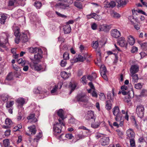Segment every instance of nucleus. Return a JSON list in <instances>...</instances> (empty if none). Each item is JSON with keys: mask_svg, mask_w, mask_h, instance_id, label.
Wrapping results in <instances>:
<instances>
[{"mask_svg": "<svg viewBox=\"0 0 147 147\" xmlns=\"http://www.w3.org/2000/svg\"><path fill=\"white\" fill-rule=\"evenodd\" d=\"M131 76L132 77V82L134 83L137 82L138 80V75L136 74H131Z\"/></svg>", "mask_w": 147, "mask_h": 147, "instance_id": "7c9ffc66", "label": "nucleus"}, {"mask_svg": "<svg viewBox=\"0 0 147 147\" xmlns=\"http://www.w3.org/2000/svg\"><path fill=\"white\" fill-rule=\"evenodd\" d=\"M29 131L32 134H35L36 133V130L34 126H32L28 127Z\"/></svg>", "mask_w": 147, "mask_h": 147, "instance_id": "a878e982", "label": "nucleus"}, {"mask_svg": "<svg viewBox=\"0 0 147 147\" xmlns=\"http://www.w3.org/2000/svg\"><path fill=\"white\" fill-rule=\"evenodd\" d=\"M87 57V55H85L84 57L80 55H79L78 57L71 59L70 61L71 63H76L78 61L82 62L86 59Z\"/></svg>", "mask_w": 147, "mask_h": 147, "instance_id": "9d476101", "label": "nucleus"}, {"mask_svg": "<svg viewBox=\"0 0 147 147\" xmlns=\"http://www.w3.org/2000/svg\"><path fill=\"white\" fill-rule=\"evenodd\" d=\"M42 136V132L41 131L39 132L38 134L36 136V137L34 139V143L32 144H31V146H32V147H37V143Z\"/></svg>", "mask_w": 147, "mask_h": 147, "instance_id": "1a4fd4ad", "label": "nucleus"}, {"mask_svg": "<svg viewBox=\"0 0 147 147\" xmlns=\"http://www.w3.org/2000/svg\"><path fill=\"white\" fill-rule=\"evenodd\" d=\"M13 30L15 35L16 37V38L19 37L20 36L19 34H20V33L19 28L13 25Z\"/></svg>", "mask_w": 147, "mask_h": 147, "instance_id": "4be33fe9", "label": "nucleus"}, {"mask_svg": "<svg viewBox=\"0 0 147 147\" xmlns=\"http://www.w3.org/2000/svg\"><path fill=\"white\" fill-rule=\"evenodd\" d=\"M77 83L75 82L70 83L69 86L71 88L72 91H74L77 87Z\"/></svg>", "mask_w": 147, "mask_h": 147, "instance_id": "c756f323", "label": "nucleus"}, {"mask_svg": "<svg viewBox=\"0 0 147 147\" xmlns=\"http://www.w3.org/2000/svg\"><path fill=\"white\" fill-rule=\"evenodd\" d=\"M121 112L123 114H125V116L124 117L125 119L127 121L128 120L129 115L127 112H125V111L124 110L121 111Z\"/></svg>", "mask_w": 147, "mask_h": 147, "instance_id": "3c124183", "label": "nucleus"}, {"mask_svg": "<svg viewBox=\"0 0 147 147\" xmlns=\"http://www.w3.org/2000/svg\"><path fill=\"white\" fill-rule=\"evenodd\" d=\"M100 73H106L107 72V69L105 67L104 65H102L100 68Z\"/></svg>", "mask_w": 147, "mask_h": 147, "instance_id": "c03bdc74", "label": "nucleus"}, {"mask_svg": "<svg viewBox=\"0 0 147 147\" xmlns=\"http://www.w3.org/2000/svg\"><path fill=\"white\" fill-rule=\"evenodd\" d=\"M25 0H16V4L17 5H21L24 6L25 4Z\"/></svg>", "mask_w": 147, "mask_h": 147, "instance_id": "cd10ccee", "label": "nucleus"}, {"mask_svg": "<svg viewBox=\"0 0 147 147\" xmlns=\"http://www.w3.org/2000/svg\"><path fill=\"white\" fill-rule=\"evenodd\" d=\"M7 38H6L5 40V43L1 42H0V47L3 48H5L6 47V45L7 44V42H8V36H7Z\"/></svg>", "mask_w": 147, "mask_h": 147, "instance_id": "58836bf2", "label": "nucleus"}, {"mask_svg": "<svg viewBox=\"0 0 147 147\" xmlns=\"http://www.w3.org/2000/svg\"><path fill=\"white\" fill-rule=\"evenodd\" d=\"M3 143L5 147H7L9 144V140L8 139H5L3 141Z\"/></svg>", "mask_w": 147, "mask_h": 147, "instance_id": "09e8293b", "label": "nucleus"}, {"mask_svg": "<svg viewBox=\"0 0 147 147\" xmlns=\"http://www.w3.org/2000/svg\"><path fill=\"white\" fill-rule=\"evenodd\" d=\"M9 97L8 95L5 94H3L1 96V99L4 102L7 101Z\"/></svg>", "mask_w": 147, "mask_h": 147, "instance_id": "f704fd0d", "label": "nucleus"}, {"mask_svg": "<svg viewBox=\"0 0 147 147\" xmlns=\"http://www.w3.org/2000/svg\"><path fill=\"white\" fill-rule=\"evenodd\" d=\"M68 46L66 45H64L62 48H60V51L61 52H63V50L67 51L68 50Z\"/></svg>", "mask_w": 147, "mask_h": 147, "instance_id": "4d7b16f0", "label": "nucleus"}, {"mask_svg": "<svg viewBox=\"0 0 147 147\" xmlns=\"http://www.w3.org/2000/svg\"><path fill=\"white\" fill-rule=\"evenodd\" d=\"M34 117V114H31L27 117V119L29 120H30L31 122H35L37 121V120L36 118Z\"/></svg>", "mask_w": 147, "mask_h": 147, "instance_id": "5701e85b", "label": "nucleus"}, {"mask_svg": "<svg viewBox=\"0 0 147 147\" xmlns=\"http://www.w3.org/2000/svg\"><path fill=\"white\" fill-rule=\"evenodd\" d=\"M104 7L105 8H110L111 7V4L110 2H108L107 1L104 2Z\"/></svg>", "mask_w": 147, "mask_h": 147, "instance_id": "8fccbe9b", "label": "nucleus"}, {"mask_svg": "<svg viewBox=\"0 0 147 147\" xmlns=\"http://www.w3.org/2000/svg\"><path fill=\"white\" fill-rule=\"evenodd\" d=\"M13 76L10 73H9L7 75V77L6 79L8 80H11L13 79Z\"/></svg>", "mask_w": 147, "mask_h": 147, "instance_id": "680f3d73", "label": "nucleus"}, {"mask_svg": "<svg viewBox=\"0 0 147 147\" xmlns=\"http://www.w3.org/2000/svg\"><path fill=\"white\" fill-rule=\"evenodd\" d=\"M17 102L18 103L19 105H20L21 107H22L25 103L24 99L22 98H18L17 100Z\"/></svg>", "mask_w": 147, "mask_h": 147, "instance_id": "bb28decb", "label": "nucleus"}, {"mask_svg": "<svg viewBox=\"0 0 147 147\" xmlns=\"http://www.w3.org/2000/svg\"><path fill=\"white\" fill-rule=\"evenodd\" d=\"M42 53L38 52L37 54L34 55V60L33 62L37 63L40 62V59L42 58Z\"/></svg>", "mask_w": 147, "mask_h": 147, "instance_id": "f3484780", "label": "nucleus"}, {"mask_svg": "<svg viewBox=\"0 0 147 147\" xmlns=\"http://www.w3.org/2000/svg\"><path fill=\"white\" fill-rule=\"evenodd\" d=\"M95 89L93 90L92 92H91L92 95L93 97L97 98L98 96L96 92L95 91Z\"/></svg>", "mask_w": 147, "mask_h": 147, "instance_id": "e2e57ef3", "label": "nucleus"}, {"mask_svg": "<svg viewBox=\"0 0 147 147\" xmlns=\"http://www.w3.org/2000/svg\"><path fill=\"white\" fill-rule=\"evenodd\" d=\"M112 16L114 18L117 19L121 17V15L116 12H113L111 14Z\"/></svg>", "mask_w": 147, "mask_h": 147, "instance_id": "c9c22d12", "label": "nucleus"}, {"mask_svg": "<svg viewBox=\"0 0 147 147\" xmlns=\"http://www.w3.org/2000/svg\"><path fill=\"white\" fill-rule=\"evenodd\" d=\"M119 45L121 47H126V44L125 38L123 37L120 38L118 41Z\"/></svg>", "mask_w": 147, "mask_h": 147, "instance_id": "412c9836", "label": "nucleus"}, {"mask_svg": "<svg viewBox=\"0 0 147 147\" xmlns=\"http://www.w3.org/2000/svg\"><path fill=\"white\" fill-rule=\"evenodd\" d=\"M109 138L108 137H103L100 140V142L102 145H105L108 144L109 141Z\"/></svg>", "mask_w": 147, "mask_h": 147, "instance_id": "a211bd4d", "label": "nucleus"}, {"mask_svg": "<svg viewBox=\"0 0 147 147\" xmlns=\"http://www.w3.org/2000/svg\"><path fill=\"white\" fill-rule=\"evenodd\" d=\"M38 63L35 62H32L30 63V66L32 69L37 71H43L46 70L45 65L38 64Z\"/></svg>", "mask_w": 147, "mask_h": 147, "instance_id": "20e7f679", "label": "nucleus"}, {"mask_svg": "<svg viewBox=\"0 0 147 147\" xmlns=\"http://www.w3.org/2000/svg\"><path fill=\"white\" fill-rule=\"evenodd\" d=\"M76 138L78 140H79L84 138L85 136L82 134H78L76 135Z\"/></svg>", "mask_w": 147, "mask_h": 147, "instance_id": "603ef678", "label": "nucleus"}, {"mask_svg": "<svg viewBox=\"0 0 147 147\" xmlns=\"http://www.w3.org/2000/svg\"><path fill=\"white\" fill-rule=\"evenodd\" d=\"M106 73H100V74L102 77L105 80H107V77L106 74Z\"/></svg>", "mask_w": 147, "mask_h": 147, "instance_id": "338daca9", "label": "nucleus"}, {"mask_svg": "<svg viewBox=\"0 0 147 147\" xmlns=\"http://www.w3.org/2000/svg\"><path fill=\"white\" fill-rule=\"evenodd\" d=\"M127 138L131 139L134 138L135 133L133 130L131 129H128L126 132Z\"/></svg>", "mask_w": 147, "mask_h": 147, "instance_id": "f8f14e48", "label": "nucleus"}, {"mask_svg": "<svg viewBox=\"0 0 147 147\" xmlns=\"http://www.w3.org/2000/svg\"><path fill=\"white\" fill-rule=\"evenodd\" d=\"M92 16H93V18H94L96 20H100L101 19L100 16L95 13H93Z\"/></svg>", "mask_w": 147, "mask_h": 147, "instance_id": "a18cd8bd", "label": "nucleus"}, {"mask_svg": "<svg viewBox=\"0 0 147 147\" xmlns=\"http://www.w3.org/2000/svg\"><path fill=\"white\" fill-rule=\"evenodd\" d=\"M66 60H65V59L62 60L60 63V65L62 67H64L65 66L67 63Z\"/></svg>", "mask_w": 147, "mask_h": 147, "instance_id": "0e129e2a", "label": "nucleus"}, {"mask_svg": "<svg viewBox=\"0 0 147 147\" xmlns=\"http://www.w3.org/2000/svg\"><path fill=\"white\" fill-rule=\"evenodd\" d=\"M100 98L101 100H104L105 99V96L103 93H101L100 94Z\"/></svg>", "mask_w": 147, "mask_h": 147, "instance_id": "774afa93", "label": "nucleus"}, {"mask_svg": "<svg viewBox=\"0 0 147 147\" xmlns=\"http://www.w3.org/2000/svg\"><path fill=\"white\" fill-rule=\"evenodd\" d=\"M61 77L64 79H66L68 78L70 76L69 74H67L65 71H63L61 73Z\"/></svg>", "mask_w": 147, "mask_h": 147, "instance_id": "c85d7f7f", "label": "nucleus"}, {"mask_svg": "<svg viewBox=\"0 0 147 147\" xmlns=\"http://www.w3.org/2000/svg\"><path fill=\"white\" fill-rule=\"evenodd\" d=\"M65 137L66 138L69 139H71L73 137L72 134H66Z\"/></svg>", "mask_w": 147, "mask_h": 147, "instance_id": "69168bd1", "label": "nucleus"}, {"mask_svg": "<svg viewBox=\"0 0 147 147\" xmlns=\"http://www.w3.org/2000/svg\"><path fill=\"white\" fill-rule=\"evenodd\" d=\"M58 86L56 84L54 85L53 87V89L51 90V93H53L55 92L58 88Z\"/></svg>", "mask_w": 147, "mask_h": 147, "instance_id": "864d4df0", "label": "nucleus"}, {"mask_svg": "<svg viewBox=\"0 0 147 147\" xmlns=\"http://www.w3.org/2000/svg\"><path fill=\"white\" fill-rule=\"evenodd\" d=\"M144 106L142 105H139L136 106V113L139 117L141 118L144 116Z\"/></svg>", "mask_w": 147, "mask_h": 147, "instance_id": "0eeeda50", "label": "nucleus"}, {"mask_svg": "<svg viewBox=\"0 0 147 147\" xmlns=\"http://www.w3.org/2000/svg\"><path fill=\"white\" fill-rule=\"evenodd\" d=\"M98 46V44L97 41H93L92 42V47L96 49V51L97 52V55L100 57L101 53H100L99 49H97Z\"/></svg>", "mask_w": 147, "mask_h": 147, "instance_id": "dca6fc26", "label": "nucleus"}, {"mask_svg": "<svg viewBox=\"0 0 147 147\" xmlns=\"http://www.w3.org/2000/svg\"><path fill=\"white\" fill-rule=\"evenodd\" d=\"M71 30V27L69 24H66L63 27V30L65 34L69 33Z\"/></svg>", "mask_w": 147, "mask_h": 147, "instance_id": "6ab92c4d", "label": "nucleus"}, {"mask_svg": "<svg viewBox=\"0 0 147 147\" xmlns=\"http://www.w3.org/2000/svg\"><path fill=\"white\" fill-rule=\"evenodd\" d=\"M100 123H94L92 124L91 126L92 128H98L100 126Z\"/></svg>", "mask_w": 147, "mask_h": 147, "instance_id": "a19ab883", "label": "nucleus"}, {"mask_svg": "<svg viewBox=\"0 0 147 147\" xmlns=\"http://www.w3.org/2000/svg\"><path fill=\"white\" fill-rule=\"evenodd\" d=\"M28 51L29 53H36L38 52L40 53H42V51L41 49L38 47H30L28 49Z\"/></svg>", "mask_w": 147, "mask_h": 147, "instance_id": "ddd939ff", "label": "nucleus"}, {"mask_svg": "<svg viewBox=\"0 0 147 147\" xmlns=\"http://www.w3.org/2000/svg\"><path fill=\"white\" fill-rule=\"evenodd\" d=\"M74 5L76 7L80 9L82 8V6L80 3L78 2H75Z\"/></svg>", "mask_w": 147, "mask_h": 147, "instance_id": "6e6d98bb", "label": "nucleus"}, {"mask_svg": "<svg viewBox=\"0 0 147 147\" xmlns=\"http://www.w3.org/2000/svg\"><path fill=\"white\" fill-rule=\"evenodd\" d=\"M24 11L20 9H18L15 12V14L18 16V17H20L23 15Z\"/></svg>", "mask_w": 147, "mask_h": 147, "instance_id": "2f4dec72", "label": "nucleus"}, {"mask_svg": "<svg viewBox=\"0 0 147 147\" xmlns=\"http://www.w3.org/2000/svg\"><path fill=\"white\" fill-rule=\"evenodd\" d=\"M41 3L40 2L36 1L34 3V5L38 9L40 8L41 6Z\"/></svg>", "mask_w": 147, "mask_h": 147, "instance_id": "49530a36", "label": "nucleus"}, {"mask_svg": "<svg viewBox=\"0 0 147 147\" xmlns=\"http://www.w3.org/2000/svg\"><path fill=\"white\" fill-rule=\"evenodd\" d=\"M139 71V66L137 65H132L130 69L131 74L134 75Z\"/></svg>", "mask_w": 147, "mask_h": 147, "instance_id": "2eb2a0df", "label": "nucleus"}, {"mask_svg": "<svg viewBox=\"0 0 147 147\" xmlns=\"http://www.w3.org/2000/svg\"><path fill=\"white\" fill-rule=\"evenodd\" d=\"M130 145L131 147H136L134 138L129 139Z\"/></svg>", "mask_w": 147, "mask_h": 147, "instance_id": "4c0bfd02", "label": "nucleus"}, {"mask_svg": "<svg viewBox=\"0 0 147 147\" xmlns=\"http://www.w3.org/2000/svg\"><path fill=\"white\" fill-rule=\"evenodd\" d=\"M29 40V38L26 34L22 32L20 35L19 37L16 38L15 41L16 44H18L20 42H27Z\"/></svg>", "mask_w": 147, "mask_h": 147, "instance_id": "39448f33", "label": "nucleus"}, {"mask_svg": "<svg viewBox=\"0 0 147 147\" xmlns=\"http://www.w3.org/2000/svg\"><path fill=\"white\" fill-rule=\"evenodd\" d=\"M55 12L56 13L59 17H62L63 18H66L67 17V16H66L58 12L57 11H55Z\"/></svg>", "mask_w": 147, "mask_h": 147, "instance_id": "052dcab7", "label": "nucleus"}, {"mask_svg": "<svg viewBox=\"0 0 147 147\" xmlns=\"http://www.w3.org/2000/svg\"><path fill=\"white\" fill-rule=\"evenodd\" d=\"M22 58H20L18 60V63L21 64L22 66L25 65L26 63V61H24V62H22Z\"/></svg>", "mask_w": 147, "mask_h": 147, "instance_id": "bf43d9fd", "label": "nucleus"}, {"mask_svg": "<svg viewBox=\"0 0 147 147\" xmlns=\"http://www.w3.org/2000/svg\"><path fill=\"white\" fill-rule=\"evenodd\" d=\"M127 41L131 45H133L135 42V40L133 36L131 35H129L127 36Z\"/></svg>", "mask_w": 147, "mask_h": 147, "instance_id": "b1692460", "label": "nucleus"}, {"mask_svg": "<svg viewBox=\"0 0 147 147\" xmlns=\"http://www.w3.org/2000/svg\"><path fill=\"white\" fill-rule=\"evenodd\" d=\"M14 104V101H9L6 102V107L7 108L11 107Z\"/></svg>", "mask_w": 147, "mask_h": 147, "instance_id": "72a5a7b5", "label": "nucleus"}, {"mask_svg": "<svg viewBox=\"0 0 147 147\" xmlns=\"http://www.w3.org/2000/svg\"><path fill=\"white\" fill-rule=\"evenodd\" d=\"M114 90V88H113L112 90V93L109 92L107 93V98L109 100H107L106 102L105 108L108 110H110L112 108V101L113 100L114 96H115Z\"/></svg>", "mask_w": 147, "mask_h": 147, "instance_id": "7ed1b4c3", "label": "nucleus"}, {"mask_svg": "<svg viewBox=\"0 0 147 147\" xmlns=\"http://www.w3.org/2000/svg\"><path fill=\"white\" fill-rule=\"evenodd\" d=\"M147 92V90L145 89H142L140 95V96H144L147 95L146 93Z\"/></svg>", "mask_w": 147, "mask_h": 147, "instance_id": "e433bc0d", "label": "nucleus"}, {"mask_svg": "<svg viewBox=\"0 0 147 147\" xmlns=\"http://www.w3.org/2000/svg\"><path fill=\"white\" fill-rule=\"evenodd\" d=\"M6 125L7 126H9L12 124L11 121L9 118H7L5 120Z\"/></svg>", "mask_w": 147, "mask_h": 147, "instance_id": "5fc2aeb1", "label": "nucleus"}, {"mask_svg": "<svg viewBox=\"0 0 147 147\" xmlns=\"http://www.w3.org/2000/svg\"><path fill=\"white\" fill-rule=\"evenodd\" d=\"M16 0H10L9 1L8 5L9 6H12L16 4Z\"/></svg>", "mask_w": 147, "mask_h": 147, "instance_id": "13d9d810", "label": "nucleus"}, {"mask_svg": "<svg viewBox=\"0 0 147 147\" xmlns=\"http://www.w3.org/2000/svg\"><path fill=\"white\" fill-rule=\"evenodd\" d=\"M77 99L78 101L86 103H88V98L85 94H80L78 95L77 97Z\"/></svg>", "mask_w": 147, "mask_h": 147, "instance_id": "6e6552de", "label": "nucleus"}, {"mask_svg": "<svg viewBox=\"0 0 147 147\" xmlns=\"http://www.w3.org/2000/svg\"><path fill=\"white\" fill-rule=\"evenodd\" d=\"M135 88L137 89H140L142 87V85L140 83L135 84L134 86Z\"/></svg>", "mask_w": 147, "mask_h": 147, "instance_id": "de8ad7c7", "label": "nucleus"}, {"mask_svg": "<svg viewBox=\"0 0 147 147\" xmlns=\"http://www.w3.org/2000/svg\"><path fill=\"white\" fill-rule=\"evenodd\" d=\"M124 102L128 103L131 101V97L129 95L125 96L124 99Z\"/></svg>", "mask_w": 147, "mask_h": 147, "instance_id": "ea45409f", "label": "nucleus"}, {"mask_svg": "<svg viewBox=\"0 0 147 147\" xmlns=\"http://www.w3.org/2000/svg\"><path fill=\"white\" fill-rule=\"evenodd\" d=\"M63 57L65 60L69 59V53L67 52L64 53L63 55Z\"/></svg>", "mask_w": 147, "mask_h": 147, "instance_id": "37998d69", "label": "nucleus"}, {"mask_svg": "<svg viewBox=\"0 0 147 147\" xmlns=\"http://www.w3.org/2000/svg\"><path fill=\"white\" fill-rule=\"evenodd\" d=\"M111 36L115 38H119L121 35L119 31L116 29L111 30Z\"/></svg>", "mask_w": 147, "mask_h": 147, "instance_id": "4468645a", "label": "nucleus"}, {"mask_svg": "<svg viewBox=\"0 0 147 147\" xmlns=\"http://www.w3.org/2000/svg\"><path fill=\"white\" fill-rule=\"evenodd\" d=\"M111 27L110 26L106 24L101 25L99 27V31L100 32L104 31L105 32H109Z\"/></svg>", "mask_w": 147, "mask_h": 147, "instance_id": "9b49d317", "label": "nucleus"}, {"mask_svg": "<svg viewBox=\"0 0 147 147\" xmlns=\"http://www.w3.org/2000/svg\"><path fill=\"white\" fill-rule=\"evenodd\" d=\"M0 19L1 23V24H4L5 22V20L7 18L6 16L4 14H1Z\"/></svg>", "mask_w": 147, "mask_h": 147, "instance_id": "473e14b6", "label": "nucleus"}, {"mask_svg": "<svg viewBox=\"0 0 147 147\" xmlns=\"http://www.w3.org/2000/svg\"><path fill=\"white\" fill-rule=\"evenodd\" d=\"M58 116L61 118L58 119L59 122H56L53 124V130L54 134L56 135L60 133L63 126H65L63 120L65 117L63 115L64 111L62 109H59L57 112Z\"/></svg>", "mask_w": 147, "mask_h": 147, "instance_id": "f257e3e1", "label": "nucleus"}, {"mask_svg": "<svg viewBox=\"0 0 147 147\" xmlns=\"http://www.w3.org/2000/svg\"><path fill=\"white\" fill-rule=\"evenodd\" d=\"M141 46L142 49L145 50H146L147 48V42H145L141 43Z\"/></svg>", "mask_w": 147, "mask_h": 147, "instance_id": "79ce46f5", "label": "nucleus"}, {"mask_svg": "<svg viewBox=\"0 0 147 147\" xmlns=\"http://www.w3.org/2000/svg\"><path fill=\"white\" fill-rule=\"evenodd\" d=\"M113 114L114 116H116L115 120L116 121H118L121 119L123 116L120 112L119 109L118 107H115L113 109Z\"/></svg>", "mask_w": 147, "mask_h": 147, "instance_id": "423d86ee", "label": "nucleus"}, {"mask_svg": "<svg viewBox=\"0 0 147 147\" xmlns=\"http://www.w3.org/2000/svg\"><path fill=\"white\" fill-rule=\"evenodd\" d=\"M61 1L57 4L56 6L58 8L63 9H68L70 8L69 5L73 3V0H59Z\"/></svg>", "mask_w": 147, "mask_h": 147, "instance_id": "f03ea898", "label": "nucleus"}, {"mask_svg": "<svg viewBox=\"0 0 147 147\" xmlns=\"http://www.w3.org/2000/svg\"><path fill=\"white\" fill-rule=\"evenodd\" d=\"M116 1L118 3L117 6L118 7H123V6L127 4V2L125 0H116Z\"/></svg>", "mask_w": 147, "mask_h": 147, "instance_id": "393cba45", "label": "nucleus"}, {"mask_svg": "<svg viewBox=\"0 0 147 147\" xmlns=\"http://www.w3.org/2000/svg\"><path fill=\"white\" fill-rule=\"evenodd\" d=\"M87 119L88 120L93 119L95 121V118L94 116V112L91 111H88L87 116Z\"/></svg>", "mask_w": 147, "mask_h": 147, "instance_id": "aec40b11", "label": "nucleus"}]
</instances>
